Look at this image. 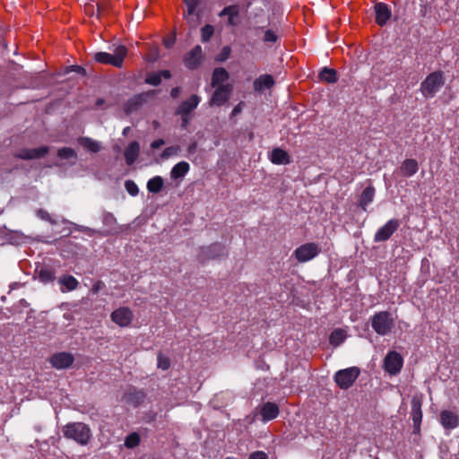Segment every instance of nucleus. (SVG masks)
<instances>
[{"mask_svg":"<svg viewBox=\"0 0 459 459\" xmlns=\"http://www.w3.org/2000/svg\"><path fill=\"white\" fill-rule=\"evenodd\" d=\"M58 282L61 285V291H72L74 290L78 285V281L72 275H65L59 278Z\"/></svg>","mask_w":459,"mask_h":459,"instance_id":"nucleus-25","label":"nucleus"},{"mask_svg":"<svg viewBox=\"0 0 459 459\" xmlns=\"http://www.w3.org/2000/svg\"><path fill=\"white\" fill-rule=\"evenodd\" d=\"M200 0H184L186 5V12L184 13V18L192 28H196L200 23V15L196 11Z\"/></svg>","mask_w":459,"mask_h":459,"instance_id":"nucleus-11","label":"nucleus"},{"mask_svg":"<svg viewBox=\"0 0 459 459\" xmlns=\"http://www.w3.org/2000/svg\"><path fill=\"white\" fill-rule=\"evenodd\" d=\"M400 222L396 219L389 220L384 226L377 230L375 233V242H383L390 238V237L397 230Z\"/></svg>","mask_w":459,"mask_h":459,"instance_id":"nucleus-10","label":"nucleus"},{"mask_svg":"<svg viewBox=\"0 0 459 459\" xmlns=\"http://www.w3.org/2000/svg\"><path fill=\"white\" fill-rule=\"evenodd\" d=\"M200 97L197 95H192L188 100L183 101L177 109V114H186L190 113L198 106L200 103Z\"/></svg>","mask_w":459,"mask_h":459,"instance_id":"nucleus-22","label":"nucleus"},{"mask_svg":"<svg viewBox=\"0 0 459 459\" xmlns=\"http://www.w3.org/2000/svg\"><path fill=\"white\" fill-rule=\"evenodd\" d=\"M445 83L441 71L429 74L420 84V91L425 98H432Z\"/></svg>","mask_w":459,"mask_h":459,"instance_id":"nucleus-3","label":"nucleus"},{"mask_svg":"<svg viewBox=\"0 0 459 459\" xmlns=\"http://www.w3.org/2000/svg\"><path fill=\"white\" fill-rule=\"evenodd\" d=\"M229 79V73L224 68H216L212 78V86L218 87Z\"/></svg>","mask_w":459,"mask_h":459,"instance_id":"nucleus-29","label":"nucleus"},{"mask_svg":"<svg viewBox=\"0 0 459 459\" xmlns=\"http://www.w3.org/2000/svg\"><path fill=\"white\" fill-rule=\"evenodd\" d=\"M181 117H182V127L183 128H186L188 123H189V120H190V117L189 115H186V114H180Z\"/></svg>","mask_w":459,"mask_h":459,"instance_id":"nucleus-49","label":"nucleus"},{"mask_svg":"<svg viewBox=\"0 0 459 459\" xmlns=\"http://www.w3.org/2000/svg\"><path fill=\"white\" fill-rule=\"evenodd\" d=\"M39 279L43 283H48L53 281L56 279L55 272L50 268H41L39 271Z\"/></svg>","mask_w":459,"mask_h":459,"instance_id":"nucleus-34","label":"nucleus"},{"mask_svg":"<svg viewBox=\"0 0 459 459\" xmlns=\"http://www.w3.org/2000/svg\"><path fill=\"white\" fill-rule=\"evenodd\" d=\"M230 48L229 47H224L222 51H221V56L220 58V60H225L226 58L229 57L230 56Z\"/></svg>","mask_w":459,"mask_h":459,"instance_id":"nucleus-47","label":"nucleus"},{"mask_svg":"<svg viewBox=\"0 0 459 459\" xmlns=\"http://www.w3.org/2000/svg\"><path fill=\"white\" fill-rule=\"evenodd\" d=\"M189 169L190 166L186 161H180L171 169L170 177L173 179L184 178Z\"/></svg>","mask_w":459,"mask_h":459,"instance_id":"nucleus-28","label":"nucleus"},{"mask_svg":"<svg viewBox=\"0 0 459 459\" xmlns=\"http://www.w3.org/2000/svg\"><path fill=\"white\" fill-rule=\"evenodd\" d=\"M180 151V147L179 146H169V147H167L163 152H162V154H161V158L162 159H168L171 156H175L178 153V152Z\"/></svg>","mask_w":459,"mask_h":459,"instance_id":"nucleus-40","label":"nucleus"},{"mask_svg":"<svg viewBox=\"0 0 459 459\" xmlns=\"http://www.w3.org/2000/svg\"><path fill=\"white\" fill-rule=\"evenodd\" d=\"M411 420L413 421V429L414 432H419L420 429V424L422 420V411H421V405L422 402L421 399L418 396H414L411 399Z\"/></svg>","mask_w":459,"mask_h":459,"instance_id":"nucleus-14","label":"nucleus"},{"mask_svg":"<svg viewBox=\"0 0 459 459\" xmlns=\"http://www.w3.org/2000/svg\"><path fill=\"white\" fill-rule=\"evenodd\" d=\"M110 318L118 326L127 327L134 319V313L129 307H121L111 313Z\"/></svg>","mask_w":459,"mask_h":459,"instance_id":"nucleus-8","label":"nucleus"},{"mask_svg":"<svg viewBox=\"0 0 459 459\" xmlns=\"http://www.w3.org/2000/svg\"><path fill=\"white\" fill-rule=\"evenodd\" d=\"M371 326L379 335H386L394 326V319L388 311H380L371 317Z\"/></svg>","mask_w":459,"mask_h":459,"instance_id":"nucleus-2","label":"nucleus"},{"mask_svg":"<svg viewBox=\"0 0 459 459\" xmlns=\"http://www.w3.org/2000/svg\"><path fill=\"white\" fill-rule=\"evenodd\" d=\"M137 395L140 396V397H143L141 393H138Z\"/></svg>","mask_w":459,"mask_h":459,"instance_id":"nucleus-56","label":"nucleus"},{"mask_svg":"<svg viewBox=\"0 0 459 459\" xmlns=\"http://www.w3.org/2000/svg\"><path fill=\"white\" fill-rule=\"evenodd\" d=\"M320 253V246L316 243L309 242L297 247L293 255L299 263H306L316 257Z\"/></svg>","mask_w":459,"mask_h":459,"instance_id":"nucleus-6","label":"nucleus"},{"mask_svg":"<svg viewBox=\"0 0 459 459\" xmlns=\"http://www.w3.org/2000/svg\"><path fill=\"white\" fill-rule=\"evenodd\" d=\"M103 102V100H99L98 104L100 105Z\"/></svg>","mask_w":459,"mask_h":459,"instance_id":"nucleus-54","label":"nucleus"},{"mask_svg":"<svg viewBox=\"0 0 459 459\" xmlns=\"http://www.w3.org/2000/svg\"><path fill=\"white\" fill-rule=\"evenodd\" d=\"M126 54V48L123 45H119L115 48L114 54L98 52L94 55V59L100 64L111 65L115 67L120 68L123 65Z\"/></svg>","mask_w":459,"mask_h":459,"instance_id":"nucleus-4","label":"nucleus"},{"mask_svg":"<svg viewBox=\"0 0 459 459\" xmlns=\"http://www.w3.org/2000/svg\"><path fill=\"white\" fill-rule=\"evenodd\" d=\"M104 287V283L101 281H96L91 288L92 293H98Z\"/></svg>","mask_w":459,"mask_h":459,"instance_id":"nucleus-45","label":"nucleus"},{"mask_svg":"<svg viewBox=\"0 0 459 459\" xmlns=\"http://www.w3.org/2000/svg\"><path fill=\"white\" fill-rule=\"evenodd\" d=\"M440 423L446 429H454L459 426V414L454 411L444 410L440 412Z\"/></svg>","mask_w":459,"mask_h":459,"instance_id":"nucleus-15","label":"nucleus"},{"mask_svg":"<svg viewBox=\"0 0 459 459\" xmlns=\"http://www.w3.org/2000/svg\"><path fill=\"white\" fill-rule=\"evenodd\" d=\"M81 146L91 152H99L101 149V145L99 142L89 138V137H81L78 140Z\"/></svg>","mask_w":459,"mask_h":459,"instance_id":"nucleus-30","label":"nucleus"},{"mask_svg":"<svg viewBox=\"0 0 459 459\" xmlns=\"http://www.w3.org/2000/svg\"><path fill=\"white\" fill-rule=\"evenodd\" d=\"M164 143H165L164 140H162V139H158V140L153 141V142L151 143V147H152V149H158V148H160V146H162Z\"/></svg>","mask_w":459,"mask_h":459,"instance_id":"nucleus-48","label":"nucleus"},{"mask_svg":"<svg viewBox=\"0 0 459 459\" xmlns=\"http://www.w3.org/2000/svg\"><path fill=\"white\" fill-rule=\"evenodd\" d=\"M170 361L167 357H163L162 355L158 356V368L163 370H166L169 368Z\"/></svg>","mask_w":459,"mask_h":459,"instance_id":"nucleus-42","label":"nucleus"},{"mask_svg":"<svg viewBox=\"0 0 459 459\" xmlns=\"http://www.w3.org/2000/svg\"><path fill=\"white\" fill-rule=\"evenodd\" d=\"M140 153V144L136 141L132 142L124 151L126 162L128 166L133 165Z\"/></svg>","mask_w":459,"mask_h":459,"instance_id":"nucleus-23","label":"nucleus"},{"mask_svg":"<svg viewBox=\"0 0 459 459\" xmlns=\"http://www.w3.org/2000/svg\"><path fill=\"white\" fill-rule=\"evenodd\" d=\"M202 59V48L197 45L184 58L185 65L189 69L196 68Z\"/></svg>","mask_w":459,"mask_h":459,"instance_id":"nucleus-17","label":"nucleus"},{"mask_svg":"<svg viewBox=\"0 0 459 459\" xmlns=\"http://www.w3.org/2000/svg\"><path fill=\"white\" fill-rule=\"evenodd\" d=\"M159 74H160V78H165V79H169L171 74H170V72L169 70H162L160 72H158Z\"/></svg>","mask_w":459,"mask_h":459,"instance_id":"nucleus-50","label":"nucleus"},{"mask_svg":"<svg viewBox=\"0 0 459 459\" xmlns=\"http://www.w3.org/2000/svg\"><path fill=\"white\" fill-rule=\"evenodd\" d=\"M57 155L61 159L76 158V153L72 148L65 147L58 150Z\"/></svg>","mask_w":459,"mask_h":459,"instance_id":"nucleus-36","label":"nucleus"},{"mask_svg":"<svg viewBox=\"0 0 459 459\" xmlns=\"http://www.w3.org/2000/svg\"><path fill=\"white\" fill-rule=\"evenodd\" d=\"M180 92V89L178 87H175L171 90L170 95L172 98H177Z\"/></svg>","mask_w":459,"mask_h":459,"instance_id":"nucleus-51","label":"nucleus"},{"mask_svg":"<svg viewBox=\"0 0 459 459\" xmlns=\"http://www.w3.org/2000/svg\"><path fill=\"white\" fill-rule=\"evenodd\" d=\"M359 373V368L357 367L341 369L335 373L334 381L341 389H348L356 381Z\"/></svg>","mask_w":459,"mask_h":459,"instance_id":"nucleus-5","label":"nucleus"},{"mask_svg":"<svg viewBox=\"0 0 459 459\" xmlns=\"http://www.w3.org/2000/svg\"><path fill=\"white\" fill-rule=\"evenodd\" d=\"M128 127L124 129V134L127 133Z\"/></svg>","mask_w":459,"mask_h":459,"instance_id":"nucleus-55","label":"nucleus"},{"mask_svg":"<svg viewBox=\"0 0 459 459\" xmlns=\"http://www.w3.org/2000/svg\"><path fill=\"white\" fill-rule=\"evenodd\" d=\"M202 40L207 42L213 35L214 29L212 25H205L202 28Z\"/></svg>","mask_w":459,"mask_h":459,"instance_id":"nucleus-38","label":"nucleus"},{"mask_svg":"<svg viewBox=\"0 0 459 459\" xmlns=\"http://www.w3.org/2000/svg\"><path fill=\"white\" fill-rule=\"evenodd\" d=\"M274 85V80L270 74H263L256 78L254 82V90L256 92H263L271 89Z\"/></svg>","mask_w":459,"mask_h":459,"instance_id":"nucleus-21","label":"nucleus"},{"mask_svg":"<svg viewBox=\"0 0 459 459\" xmlns=\"http://www.w3.org/2000/svg\"><path fill=\"white\" fill-rule=\"evenodd\" d=\"M63 433L65 437L73 439L82 446L87 445L91 437V429L82 422L66 424L64 427Z\"/></svg>","mask_w":459,"mask_h":459,"instance_id":"nucleus-1","label":"nucleus"},{"mask_svg":"<svg viewBox=\"0 0 459 459\" xmlns=\"http://www.w3.org/2000/svg\"><path fill=\"white\" fill-rule=\"evenodd\" d=\"M280 409L274 403L266 402L260 407L261 420L267 422L278 417Z\"/></svg>","mask_w":459,"mask_h":459,"instance_id":"nucleus-16","label":"nucleus"},{"mask_svg":"<svg viewBox=\"0 0 459 459\" xmlns=\"http://www.w3.org/2000/svg\"><path fill=\"white\" fill-rule=\"evenodd\" d=\"M163 185V178L160 176H155L149 179L147 183V189L150 193L157 194L162 189Z\"/></svg>","mask_w":459,"mask_h":459,"instance_id":"nucleus-32","label":"nucleus"},{"mask_svg":"<svg viewBox=\"0 0 459 459\" xmlns=\"http://www.w3.org/2000/svg\"><path fill=\"white\" fill-rule=\"evenodd\" d=\"M226 459H231V458L228 457V458H226Z\"/></svg>","mask_w":459,"mask_h":459,"instance_id":"nucleus-57","label":"nucleus"},{"mask_svg":"<svg viewBox=\"0 0 459 459\" xmlns=\"http://www.w3.org/2000/svg\"><path fill=\"white\" fill-rule=\"evenodd\" d=\"M278 37L276 33L272 30H267L264 33V40L265 42L273 43L277 40Z\"/></svg>","mask_w":459,"mask_h":459,"instance_id":"nucleus-43","label":"nucleus"},{"mask_svg":"<svg viewBox=\"0 0 459 459\" xmlns=\"http://www.w3.org/2000/svg\"><path fill=\"white\" fill-rule=\"evenodd\" d=\"M375 196V188L372 186H367L361 193L359 205L367 211V207L373 202Z\"/></svg>","mask_w":459,"mask_h":459,"instance_id":"nucleus-26","label":"nucleus"},{"mask_svg":"<svg viewBox=\"0 0 459 459\" xmlns=\"http://www.w3.org/2000/svg\"><path fill=\"white\" fill-rule=\"evenodd\" d=\"M140 443V437L137 433L134 432L127 436L125 440V446L128 448H133Z\"/></svg>","mask_w":459,"mask_h":459,"instance_id":"nucleus-35","label":"nucleus"},{"mask_svg":"<svg viewBox=\"0 0 459 459\" xmlns=\"http://www.w3.org/2000/svg\"><path fill=\"white\" fill-rule=\"evenodd\" d=\"M403 357L396 351H389L384 359V369L390 375L395 376L402 370Z\"/></svg>","mask_w":459,"mask_h":459,"instance_id":"nucleus-7","label":"nucleus"},{"mask_svg":"<svg viewBox=\"0 0 459 459\" xmlns=\"http://www.w3.org/2000/svg\"><path fill=\"white\" fill-rule=\"evenodd\" d=\"M173 44H174V40H173V39H166L164 40V45H165V47H166V48H171Z\"/></svg>","mask_w":459,"mask_h":459,"instance_id":"nucleus-52","label":"nucleus"},{"mask_svg":"<svg viewBox=\"0 0 459 459\" xmlns=\"http://www.w3.org/2000/svg\"><path fill=\"white\" fill-rule=\"evenodd\" d=\"M74 358L70 352H58L50 358L51 365L56 369L69 368L74 363Z\"/></svg>","mask_w":459,"mask_h":459,"instance_id":"nucleus-12","label":"nucleus"},{"mask_svg":"<svg viewBox=\"0 0 459 459\" xmlns=\"http://www.w3.org/2000/svg\"><path fill=\"white\" fill-rule=\"evenodd\" d=\"M269 160L276 165H287L290 163L289 153L281 148H273L269 154Z\"/></svg>","mask_w":459,"mask_h":459,"instance_id":"nucleus-18","label":"nucleus"},{"mask_svg":"<svg viewBox=\"0 0 459 459\" xmlns=\"http://www.w3.org/2000/svg\"><path fill=\"white\" fill-rule=\"evenodd\" d=\"M47 147H39L33 149H23L16 154V156L22 160H32L45 156L48 153Z\"/></svg>","mask_w":459,"mask_h":459,"instance_id":"nucleus-20","label":"nucleus"},{"mask_svg":"<svg viewBox=\"0 0 459 459\" xmlns=\"http://www.w3.org/2000/svg\"><path fill=\"white\" fill-rule=\"evenodd\" d=\"M239 9L237 5H229L223 8L219 13L220 16H228V22L230 25L234 26L237 24L236 18L238 16Z\"/></svg>","mask_w":459,"mask_h":459,"instance_id":"nucleus-27","label":"nucleus"},{"mask_svg":"<svg viewBox=\"0 0 459 459\" xmlns=\"http://www.w3.org/2000/svg\"><path fill=\"white\" fill-rule=\"evenodd\" d=\"M375 13L376 22L380 26H384L391 17V11L388 5L384 3H377L375 5Z\"/></svg>","mask_w":459,"mask_h":459,"instance_id":"nucleus-19","label":"nucleus"},{"mask_svg":"<svg viewBox=\"0 0 459 459\" xmlns=\"http://www.w3.org/2000/svg\"><path fill=\"white\" fill-rule=\"evenodd\" d=\"M401 175L405 178H410L417 173L419 170L418 161L414 159H406L400 166Z\"/></svg>","mask_w":459,"mask_h":459,"instance_id":"nucleus-24","label":"nucleus"},{"mask_svg":"<svg viewBox=\"0 0 459 459\" xmlns=\"http://www.w3.org/2000/svg\"><path fill=\"white\" fill-rule=\"evenodd\" d=\"M145 82L149 84L157 86L161 82L160 74L152 73L149 74L145 79Z\"/></svg>","mask_w":459,"mask_h":459,"instance_id":"nucleus-39","label":"nucleus"},{"mask_svg":"<svg viewBox=\"0 0 459 459\" xmlns=\"http://www.w3.org/2000/svg\"><path fill=\"white\" fill-rule=\"evenodd\" d=\"M226 255V247L219 243L212 244L201 250L200 257L202 260L215 259Z\"/></svg>","mask_w":459,"mask_h":459,"instance_id":"nucleus-13","label":"nucleus"},{"mask_svg":"<svg viewBox=\"0 0 459 459\" xmlns=\"http://www.w3.org/2000/svg\"><path fill=\"white\" fill-rule=\"evenodd\" d=\"M346 338L345 332L342 329H335L329 336V342L333 346H339Z\"/></svg>","mask_w":459,"mask_h":459,"instance_id":"nucleus-33","label":"nucleus"},{"mask_svg":"<svg viewBox=\"0 0 459 459\" xmlns=\"http://www.w3.org/2000/svg\"><path fill=\"white\" fill-rule=\"evenodd\" d=\"M248 459H267V455L264 452L257 451L251 454Z\"/></svg>","mask_w":459,"mask_h":459,"instance_id":"nucleus-44","label":"nucleus"},{"mask_svg":"<svg viewBox=\"0 0 459 459\" xmlns=\"http://www.w3.org/2000/svg\"><path fill=\"white\" fill-rule=\"evenodd\" d=\"M125 187L127 193L132 196H135L139 193V188L133 180H126L125 183Z\"/></svg>","mask_w":459,"mask_h":459,"instance_id":"nucleus-37","label":"nucleus"},{"mask_svg":"<svg viewBox=\"0 0 459 459\" xmlns=\"http://www.w3.org/2000/svg\"><path fill=\"white\" fill-rule=\"evenodd\" d=\"M37 216L43 221L50 222L51 224H56V221L52 219L51 215L43 209H39L37 211Z\"/></svg>","mask_w":459,"mask_h":459,"instance_id":"nucleus-41","label":"nucleus"},{"mask_svg":"<svg viewBox=\"0 0 459 459\" xmlns=\"http://www.w3.org/2000/svg\"><path fill=\"white\" fill-rule=\"evenodd\" d=\"M231 92L232 86L229 83L216 87L209 100V104L211 106H222L230 100Z\"/></svg>","mask_w":459,"mask_h":459,"instance_id":"nucleus-9","label":"nucleus"},{"mask_svg":"<svg viewBox=\"0 0 459 459\" xmlns=\"http://www.w3.org/2000/svg\"><path fill=\"white\" fill-rule=\"evenodd\" d=\"M196 146H197V144H196L195 143H192L191 145H189V147H188V152H189V153L194 152L195 151V149H196Z\"/></svg>","mask_w":459,"mask_h":459,"instance_id":"nucleus-53","label":"nucleus"},{"mask_svg":"<svg viewBox=\"0 0 459 459\" xmlns=\"http://www.w3.org/2000/svg\"><path fill=\"white\" fill-rule=\"evenodd\" d=\"M243 106H244L243 102H239L237 106H235L231 111V117H235V116L238 115L242 111Z\"/></svg>","mask_w":459,"mask_h":459,"instance_id":"nucleus-46","label":"nucleus"},{"mask_svg":"<svg viewBox=\"0 0 459 459\" xmlns=\"http://www.w3.org/2000/svg\"><path fill=\"white\" fill-rule=\"evenodd\" d=\"M319 78L322 82L334 83L337 82V73L334 69L324 67L319 73Z\"/></svg>","mask_w":459,"mask_h":459,"instance_id":"nucleus-31","label":"nucleus"}]
</instances>
